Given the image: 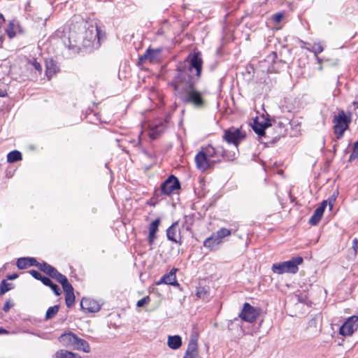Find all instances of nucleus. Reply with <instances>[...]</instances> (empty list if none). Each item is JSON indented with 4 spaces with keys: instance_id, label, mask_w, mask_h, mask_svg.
I'll return each instance as SVG.
<instances>
[{
    "instance_id": "obj_1",
    "label": "nucleus",
    "mask_w": 358,
    "mask_h": 358,
    "mask_svg": "<svg viewBox=\"0 0 358 358\" xmlns=\"http://www.w3.org/2000/svg\"><path fill=\"white\" fill-rule=\"evenodd\" d=\"M105 37L97 25L88 24L83 20L71 24L68 43L64 42L66 46L73 52H78L81 48H99L101 40Z\"/></svg>"
},
{
    "instance_id": "obj_2",
    "label": "nucleus",
    "mask_w": 358,
    "mask_h": 358,
    "mask_svg": "<svg viewBox=\"0 0 358 358\" xmlns=\"http://www.w3.org/2000/svg\"><path fill=\"white\" fill-rule=\"evenodd\" d=\"M201 73V57L199 52L190 54L183 62L178 64L171 81L169 85L176 94L183 90L195 85Z\"/></svg>"
},
{
    "instance_id": "obj_3",
    "label": "nucleus",
    "mask_w": 358,
    "mask_h": 358,
    "mask_svg": "<svg viewBox=\"0 0 358 358\" xmlns=\"http://www.w3.org/2000/svg\"><path fill=\"white\" fill-rule=\"evenodd\" d=\"M303 259L301 257H292L291 259L275 263L272 265L271 270L273 273L282 274L284 273H296L299 271V265L301 264Z\"/></svg>"
},
{
    "instance_id": "obj_4",
    "label": "nucleus",
    "mask_w": 358,
    "mask_h": 358,
    "mask_svg": "<svg viewBox=\"0 0 358 358\" xmlns=\"http://www.w3.org/2000/svg\"><path fill=\"white\" fill-rule=\"evenodd\" d=\"M224 155V151L220 154V151L215 150L214 147L208 144L205 148L203 147V171L210 169L216 164L221 161V157Z\"/></svg>"
},
{
    "instance_id": "obj_5",
    "label": "nucleus",
    "mask_w": 358,
    "mask_h": 358,
    "mask_svg": "<svg viewBox=\"0 0 358 358\" xmlns=\"http://www.w3.org/2000/svg\"><path fill=\"white\" fill-rule=\"evenodd\" d=\"M352 122L351 114L347 115L344 110H341L337 115H335L333 120L334 131L336 135V138L340 139L343 136L345 131L349 128Z\"/></svg>"
},
{
    "instance_id": "obj_6",
    "label": "nucleus",
    "mask_w": 358,
    "mask_h": 358,
    "mask_svg": "<svg viewBox=\"0 0 358 358\" xmlns=\"http://www.w3.org/2000/svg\"><path fill=\"white\" fill-rule=\"evenodd\" d=\"M231 235V230L226 228H221L203 242V245L210 250H217L223 242V238Z\"/></svg>"
},
{
    "instance_id": "obj_7",
    "label": "nucleus",
    "mask_w": 358,
    "mask_h": 358,
    "mask_svg": "<svg viewBox=\"0 0 358 358\" xmlns=\"http://www.w3.org/2000/svg\"><path fill=\"white\" fill-rule=\"evenodd\" d=\"M246 138V134L241 127H231L224 130L222 138L229 144H233L237 148L238 145Z\"/></svg>"
},
{
    "instance_id": "obj_8",
    "label": "nucleus",
    "mask_w": 358,
    "mask_h": 358,
    "mask_svg": "<svg viewBox=\"0 0 358 358\" xmlns=\"http://www.w3.org/2000/svg\"><path fill=\"white\" fill-rule=\"evenodd\" d=\"M177 94L185 103H191L195 106H201V93L196 90L195 85H192Z\"/></svg>"
},
{
    "instance_id": "obj_9",
    "label": "nucleus",
    "mask_w": 358,
    "mask_h": 358,
    "mask_svg": "<svg viewBox=\"0 0 358 358\" xmlns=\"http://www.w3.org/2000/svg\"><path fill=\"white\" fill-rule=\"evenodd\" d=\"M289 124V121L287 119L282 120L280 118L274 120L273 123H271L270 127L274 130V136L272 137V140L267 141L266 143H275L281 137L285 136L287 132V127Z\"/></svg>"
},
{
    "instance_id": "obj_10",
    "label": "nucleus",
    "mask_w": 358,
    "mask_h": 358,
    "mask_svg": "<svg viewBox=\"0 0 358 358\" xmlns=\"http://www.w3.org/2000/svg\"><path fill=\"white\" fill-rule=\"evenodd\" d=\"M261 309L259 308H255L250 303H245L241 312L239 313V317L245 322L252 323L259 315Z\"/></svg>"
},
{
    "instance_id": "obj_11",
    "label": "nucleus",
    "mask_w": 358,
    "mask_h": 358,
    "mask_svg": "<svg viewBox=\"0 0 358 358\" xmlns=\"http://www.w3.org/2000/svg\"><path fill=\"white\" fill-rule=\"evenodd\" d=\"M160 189L163 194L169 196L180 189V182L178 178L171 175L162 183Z\"/></svg>"
},
{
    "instance_id": "obj_12",
    "label": "nucleus",
    "mask_w": 358,
    "mask_h": 358,
    "mask_svg": "<svg viewBox=\"0 0 358 358\" xmlns=\"http://www.w3.org/2000/svg\"><path fill=\"white\" fill-rule=\"evenodd\" d=\"M358 329V316L348 317L340 327L339 333L343 336H350Z\"/></svg>"
},
{
    "instance_id": "obj_13",
    "label": "nucleus",
    "mask_w": 358,
    "mask_h": 358,
    "mask_svg": "<svg viewBox=\"0 0 358 358\" xmlns=\"http://www.w3.org/2000/svg\"><path fill=\"white\" fill-rule=\"evenodd\" d=\"M162 48L152 49L148 48L144 54L139 57V62L148 61L150 63H159L162 59Z\"/></svg>"
},
{
    "instance_id": "obj_14",
    "label": "nucleus",
    "mask_w": 358,
    "mask_h": 358,
    "mask_svg": "<svg viewBox=\"0 0 358 358\" xmlns=\"http://www.w3.org/2000/svg\"><path fill=\"white\" fill-rule=\"evenodd\" d=\"M198 334H192L190 336L187 349L183 358H198Z\"/></svg>"
},
{
    "instance_id": "obj_15",
    "label": "nucleus",
    "mask_w": 358,
    "mask_h": 358,
    "mask_svg": "<svg viewBox=\"0 0 358 358\" xmlns=\"http://www.w3.org/2000/svg\"><path fill=\"white\" fill-rule=\"evenodd\" d=\"M5 31L10 39L15 37L17 33L23 34L24 32L20 22L16 18H14L9 22Z\"/></svg>"
},
{
    "instance_id": "obj_16",
    "label": "nucleus",
    "mask_w": 358,
    "mask_h": 358,
    "mask_svg": "<svg viewBox=\"0 0 358 358\" xmlns=\"http://www.w3.org/2000/svg\"><path fill=\"white\" fill-rule=\"evenodd\" d=\"M77 335L71 331H68L62 334L59 337V341L62 344V345L74 349V346L76 345V341H78Z\"/></svg>"
},
{
    "instance_id": "obj_17",
    "label": "nucleus",
    "mask_w": 358,
    "mask_h": 358,
    "mask_svg": "<svg viewBox=\"0 0 358 358\" xmlns=\"http://www.w3.org/2000/svg\"><path fill=\"white\" fill-rule=\"evenodd\" d=\"M81 308L87 313H96L98 312L101 306L99 303L92 299L83 298L80 302Z\"/></svg>"
},
{
    "instance_id": "obj_18",
    "label": "nucleus",
    "mask_w": 358,
    "mask_h": 358,
    "mask_svg": "<svg viewBox=\"0 0 358 358\" xmlns=\"http://www.w3.org/2000/svg\"><path fill=\"white\" fill-rule=\"evenodd\" d=\"M271 122L269 120H266L264 123H260L257 120V118L254 120L253 124L252 126L253 131L259 136V138L268 137L265 130L270 127Z\"/></svg>"
},
{
    "instance_id": "obj_19",
    "label": "nucleus",
    "mask_w": 358,
    "mask_h": 358,
    "mask_svg": "<svg viewBox=\"0 0 358 358\" xmlns=\"http://www.w3.org/2000/svg\"><path fill=\"white\" fill-rule=\"evenodd\" d=\"M166 236L169 241L174 243L181 242V237L180 235V229L178 222L172 224L166 230Z\"/></svg>"
},
{
    "instance_id": "obj_20",
    "label": "nucleus",
    "mask_w": 358,
    "mask_h": 358,
    "mask_svg": "<svg viewBox=\"0 0 358 358\" xmlns=\"http://www.w3.org/2000/svg\"><path fill=\"white\" fill-rule=\"evenodd\" d=\"M176 269H175V268L171 269L169 273L164 275L161 278V279L158 282H156V285H159L160 284L164 283L166 285H171L174 287H179L180 284L178 282V281L176 280Z\"/></svg>"
},
{
    "instance_id": "obj_21",
    "label": "nucleus",
    "mask_w": 358,
    "mask_h": 358,
    "mask_svg": "<svg viewBox=\"0 0 358 358\" xmlns=\"http://www.w3.org/2000/svg\"><path fill=\"white\" fill-rule=\"evenodd\" d=\"M16 265L19 269H24L28 266L38 267L39 262L34 257H21L17 260Z\"/></svg>"
},
{
    "instance_id": "obj_22",
    "label": "nucleus",
    "mask_w": 358,
    "mask_h": 358,
    "mask_svg": "<svg viewBox=\"0 0 358 358\" xmlns=\"http://www.w3.org/2000/svg\"><path fill=\"white\" fill-rule=\"evenodd\" d=\"M160 222V218H157L156 220L152 221L149 226V234L148 237V241L150 245H152L155 240L157 238L156 233L158 231Z\"/></svg>"
},
{
    "instance_id": "obj_23",
    "label": "nucleus",
    "mask_w": 358,
    "mask_h": 358,
    "mask_svg": "<svg viewBox=\"0 0 358 358\" xmlns=\"http://www.w3.org/2000/svg\"><path fill=\"white\" fill-rule=\"evenodd\" d=\"M45 74L49 80L59 71L56 62L52 59L45 61Z\"/></svg>"
},
{
    "instance_id": "obj_24",
    "label": "nucleus",
    "mask_w": 358,
    "mask_h": 358,
    "mask_svg": "<svg viewBox=\"0 0 358 358\" xmlns=\"http://www.w3.org/2000/svg\"><path fill=\"white\" fill-rule=\"evenodd\" d=\"M182 338L178 335L169 336L167 345L172 350H177L182 345Z\"/></svg>"
},
{
    "instance_id": "obj_25",
    "label": "nucleus",
    "mask_w": 358,
    "mask_h": 358,
    "mask_svg": "<svg viewBox=\"0 0 358 358\" xmlns=\"http://www.w3.org/2000/svg\"><path fill=\"white\" fill-rule=\"evenodd\" d=\"M73 350L83 351L84 352H90V346L87 341L78 337V341H76Z\"/></svg>"
},
{
    "instance_id": "obj_26",
    "label": "nucleus",
    "mask_w": 358,
    "mask_h": 358,
    "mask_svg": "<svg viewBox=\"0 0 358 358\" xmlns=\"http://www.w3.org/2000/svg\"><path fill=\"white\" fill-rule=\"evenodd\" d=\"M41 271L44 272L47 275H48L50 277H52L54 274H55V272H57V269L53 267L52 266L48 264L45 262H43L42 263H39L38 267Z\"/></svg>"
},
{
    "instance_id": "obj_27",
    "label": "nucleus",
    "mask_w": 358,
    "mask_h": 358,
    "mask_svg": "<svg viewBox=\"0 0 358 358\" xmlns=\"http://www.w3.org/2000/svg\"><path fill=\"white\" fill-rule=\"evenodd\" d=\"M323 214H324V212L317 208L315 210L313 215L310 217V218L308 221V223L312 226L317 225L319 223V222L321 220Z\"/></svg>"
},
{
    "instance_id": "obj_28",
    "label": "nucleus",
    "mask_w": 358,
    "mask_h": 358,
    "mask_svg": "<svg viewBox=\"0 0 358 358\" xmlns=\"http://www.w3.org/2000/svg\"><path fill=\"white\" fill-rule=\"evenodd\" d=\"M53 358H76V354L66 350H59L55 352Z\"/></svg>"
},
{
    "instance_id": "obj_29",
    "label": "nucleus",
    "mask_w": 358,
    "mask_h": 358,
    "mask_svg": "<svg viewBox=\"0 0 358 358\" xmlns=\"http://www.w3.org/2000/svg\"><path fill=\"white\" fill-rule=\"evenodd\" d=\"M22 159V153L18 150H13L7 155V161L10 163L16 162Z\"/></svg>"
},
{
    "instance_id": "obj_30",
    "label": "nucleus",
    "mask_w": 358,
    "mask_h": 358,
    "mask_svg": "<svg viewBox=\"0 0 358 358\" xmlns=\"http://www.w3.org/2000/svg\"><path fill=\"white\" fill-rule=\"evenodd\" d=\"M13 288L14 285L13 283L8 282L6 280H3L0 284V295H3L6 292Z\"/></svg>"
},
{
    "instance_id": "obj_31",
    "label": "nucleus",
    "mask_w": 358,
    "mask_h": 358,
    "mask_svg": "<svg viewBox=\"0 0 358 358\" xmlns=\"http://www.w3.org/2000/svg\"><path fill=\"white\" fill-rule=\"evenodd\" d=\"M59 309V305H55L48 308L45 314V320H48L53 318L58 313Z\"/></svg>"
},
{
    "instance_id": "obj_32",
    "label": "nucleus",
    "mask_w": 358,
    "mask_h": 358,
    "mask_svg": "<svg viewBox=\"0 0 358 358\" xmlns=\"http://www.w3.org/2000/svg\"><path fill=\"white\" fill-rule=\"evenodd\" d=\"M306 49L314 53L315 56H317L318 54L321 53L324 50V48L322 44L320 43H314L310 48L307 47Z\"/></svg>"
},
{
    "instance_id": "obj_33",
    "label": "nucleus",
    "mask_w": 358,
    "mask_h": 358,
    "mask_svg": "<svg viewBox=\"0 0 358 358\" xmlns=\"http://www.w3.org/2000/svg\"><path fill=\"white\" fill-rule=\"evenodd\" d=\"M27 64L29 66L30 68H34L36 71L38 72L39 74H41L43 68L36 59H33L32 60H29L27 62Z\"/></svg>"
},
{
    "instance_id": "obj_34",
    "label": "nucleus",
    "mask_w": 358,
    "mask_h": 358,
    "mask_svg": "<svg viewBox=\"0 0 358 358\" xmlns=\"http://www.w3.org/2000/svg\"><path fill=\"white\" fill-rule=\"evenodd\" d=\"M65 302L66 306L70 308L73 306L75 302V295L74 292H69L65 294Z\"/></svg>"
},
{
    "instance_id": "obj_35",
    "label": "nucleus",
    "mask_w": 358,
    "mask_h": 358,
    "mask_svg": "<svg viewBox=\"0 0 358 358\" xmlns=\"http://www.w3.org/2000/svg\"><path fill=\"white\" fill-rule=\"evenodd\" d=\"M52 278L55 279L60 284H62L63 282L68 280L64 275L59 273L57 270V272H55V274H54V275L52 277Z\"/></svg>"
},
{
    "instance_id": "obj_36",
    "label": "nucleus",
    "mask_w": 358,
    "mask_h": 358,
    "mask_svg": "<svg viewBox=\"0 0 358 358\" xmlns=\"http://www.w3.org/2000/svg\"><path fill=\"white\" fill-rule=\"evenodd\" d=\"M61 285L65 294L74 291L73 286L69 282L68 280Z\"/></svg>"
},
{
    "instance_id": "obj_37",
    "label": "nucleus",
    "mask_w": 358,
    "mask_h": 358,
    "mask_svg": "<svg viewBox=\"0 0 358 358\" xmlns=\"http://www.w3.org/2000/svg\"><path fill=\"white\" fill-rule=\"evenodd\" d=\"M49 287H50V289L52 290V292H54V294L56 296H59L61 294L62 291H61L59 287L57 284H55L52 282V284H50V285Z\"/></svg>"
},
{
    "instance_id": "obj_38",
    "label": "nucleus",
    "mask_w": 358,
    "mask_h": 358,
    "mask_svg": "<svg viewBox=\"0 0 358 358\" xmlns=\"http://www.w3.org/2000/svg\"><path fill=\"white\" fill-rule=\"evenodd\" d=\"M150 301V296H146L143 297V299H140L139 301H138L136 306H137V307H142L145 304L148 303Z\"/></svg>"
},
{
    "instance_id": "obj_39",
    "label": "nucleus",
    "mask_w": 358,
    "mask_h": 358,
    "mask_svg": "<svg viewBox=\"0 0 358 358\" xmlns=\"http://www.w3.org/2000/svg\"><path fill=\"white\" fill-rule=\"evenodd\" d=\"M195 162L196 167L200 169H201V150H199L195 156Z\"/></svg>"
},
{
    "instance_id": "obj_40",
    "label": "nucleus",
    "mask_w": 358,
    "mask_h": 358,
    "mask_svg": "<svg viewBox=\"0 0 358 358\" xmlns=\"http://www.w3.org/2000/svg\"><path fill=\"white\" fill-rule=\"evenodd\" d=\"M29 273L31 275L33 278L38 280H41V278L43 277L41 273L36 270H30Z\"/></svg>"
},
{
    "instance_id": "obj_41",
    "label": "nucleus",
    "mask_w": 358,
    "mask_h": 358,
    "mask_svg": "<svg viewBox=\"0 0 358 358\" xmlns=\"http://www.w3.org/2000/svg\"><path fill=\"white\" fill-rule=\"evenodd\" d=\"M336 196L334 194V195H332L331 197H329V198L328 199V200H327V203H328V205H329V210H332V208H333L334 204V203H335V201H336Z\"/></svg>"
},
{
    "instance_id": "obj_42",
    "label": "nucleus",
    "mask_w": 358,
    "mask_h": 358,
    "mask_svg": "<svg viewBox=\"0 0 358 358\" xmlns=\"http://www.w3.org/2000/svg\"><path fill=\"white\" fill-rule=\"evenodd\" d=\"M41 281L44 285L48 286V287H49L50 285V284H52V281L50 280V278L43 276V275L41 278Z\"/></svg>"
},
{
    "instance_id": "obj_43",
    "label": "nucleus",
    "mask_w": 358,
    "mask_h": 358,
    "mask_svg": "<svg viewBox=\"0 0 358 358\" xmlns=\"http://www.w3.org/2000/svg\"><path fill=\"white\" fill-rule=\"evenodd\" d=\"M283 17V15L281 13H276L273 15V20L275 22H280Z\"/></svg>"
},
{
    "instance_id": "obj_44",
    "label": "nucleus",
    "mask_w": 358,
    "mask_h": 358,
    "mask_svg": "<svg viewBox=\"0 0 358 358\" xmlns=\"http://www.w3.org/2000/svg\"><path fill=\"white\" fill-rule=\"evenodd\" d=\"M13 304L10 303V300H7L3 307V310L6 313L8 312L9 310L13 307Z\"/></svg>"
},
{
    "instance_id": "obj_45",
    "label": "nucleus",
    "mask_w": 358,
    "mask_h": 358,
    "mask_svg": "<svg viewBox=\"0 0 358 358\" xmlns=\"http://www.w3.org/2000/svg\"><path fill=\"white\" fill-rule=\"evenodd\" d=\"M352 248L355 251V254L356 255L358 252V240L356 238L352 241Z\"/></svg>"
},
{
    "instance_id": "obj_46",
    "label": "nucleus",
    "mask_w": 358,
    "mask_h": 358,
    "mask_svg": "<svg viewBox=\"0 0 358 358\" xmlns=\"http://www.w3.org/2000/svg\"><path fill=\"white\" fill-rule=\"evenodd\" d=\"M328 203H327V200H324L320 206L319 207H317V208H319L320 210H321L322 211L324 212V210L327 206Z\"/></svg>"
},
{
    "instance_id": "obj_47",
    "label": "nucleus",
    "mask_w": 358,
    "mask_h": 358,
    "mask_svg": "<svg viewBox=\"0 0 358 358\" xmlns=\"http://www.w3.org/2000/svg\"><path fill=\"white\" fill-rule=\"evenodd\" d=\"M17 278H18V274L17 273H13L11 275H7V279L8 280H15Z\"/></svg>"
},
{
    "instance_id": "obj_48",
    "label": "nucleus",
    "mask_w": 358,
    "mask_h": 358,
    "mask_svg": "<svg viewBox=\"0 0 358 358\" xmlns=\"http://www.w3.org/2000/svg\"><path fill=\"white\" fill-rule=\"evenodd\" d=\"M358 153V140L353 145V154Z\"/></svg>"
},
{
    "instance_id": "obj_49",
    "label": "nucleus",
    "mask_w": 358,
    "mask_h": 358,
    "mask_svg": "<svg viewBox=\"0 0 358 358\" xmlns=\"http://www.w3.org/2000/svg\"><path fill=\"white\" fill-rule=\"evenodd\" d=\"M3 41V36L1 33V24L0 23V45L2 44Z\"/></svg>"
},
{
    "instance_id": "obj_50",
    "label": "nucleus",
    "mask_w": 358,
    "mask_h": 358,
    "mask_svg": "<svg viewBox=\"0 0 358 358\" xmlns=\"http://www.w3.org/2000/svg\"><path fill=\"white\" fill-rule=\"evenodd\" d=\"M7 96V93L5 90L0 89V97H5Z\"/></svg>"
},
{
    "instance_id": "obj_51",
    "label": "nucleus",
    "mask_w": 358,
    "mask_h": 358,
    "mask_svg": "<svg viewBox=\"0 0 358 358\" xmlns=\"http://www.w3.org/2000/svg\"><path fill=\"white\" fill-rule=\"evenodd\" d=\"M8 334V331L2 327H0V334Z\"/></svg>"
},
{
    "instance_id": "obj_52",
    "label": "nucleus",
    "mask_w": 358,
    "mask_h": 358,
    "mask_svg": "<svg viewBox=\"0 0 358 358\" xmlns=\"http://www.w3.org/2000/svg\"><path fill=\"white\" fill-rule=\"evenodd\" d=\"M296 296H297V301L299 302H301V303H304L305 302L304 299H302L301 296L298 295Z\"/></svg>"
},
{
    "instance_id": "obj_53",
    "label": "nucleus",
    "mask_w": 358,
    "mask_h": 358,
    "mask_svg": "<svg viewBox=\"0 0 358 358\" xmlns=\"http://www.w3.org/2000/svg\"><path fill=\"white\" fill-rule=\"evenodd\" d=\"M0 18L2 20V21L4 22L6 21L4 16L2 13H0Z\"/></svg>"
},
{
    "instance_id": "obj_54",
    "label": "nucleus",
    "mask_w": 358,
    "mask_h": 358,
    "mask_svg": "<svg viewBox=\"0 0 358 358\" xmlns=\"http://www.w3.org/2000/svg\"><path fill=\"white\" fill-rule=\"evenodd\" d=\"M196 294L199 298L201 297V292L200 291L198 290Z\"/></svg>"
},
{
    "instance_id": "obj_55",
    "label": "nucleus",
    "mask_w": 358,
    "mask_h": 358,
    "mask_svg": "<svg viewBox=\"0 0 358 358\" xmlns=\"http://www.w3.org/2000/svg\"><path fill=\"white\" fill-rule=\"evenodd\" d=\"M163 31L162 30V29H159L158 31H157V34H162Z\"/></svg>"
},
{
    "instance_id": "obj_56",
    "label": "nucleus",
    "mask_w": 358,
    "mask_h": 358,
    "mask_svg": "<svg viewBox=\"0 0 358 358\" xmlns=\"http://www.w3.org/2000/svg\"><path fill=\"white\" fill-rule=\"evenodd\" d=\"M198 180H199V182H201V176H199V177H198Z\"/></svg>"
},
{
    "instance_id": "obj_57",
    "label": "nucleus",
    "mask_w": 358,
    "mask_h": 358,
    "mask_svg": "<svg viewBox=\"0 0 358 358\" xmlns=\"http://www.w3.org/2000/svg\"><path fill=\"white\" fill-rule=\"evenodd\" d=\"M317 59L319 62H320V59L318 57H317Z\"/></svg>"
}]
</instances>
